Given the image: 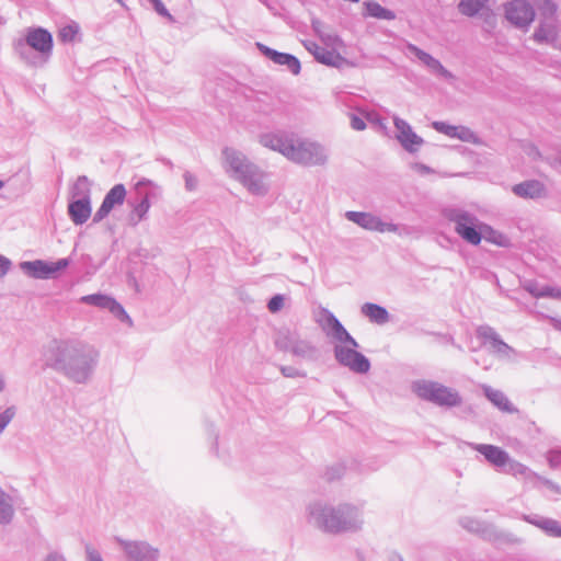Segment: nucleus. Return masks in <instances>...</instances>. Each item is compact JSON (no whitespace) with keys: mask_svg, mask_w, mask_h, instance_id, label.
Segmentation results:
<instances>
[{"mask_svg":"<svg viewBox=\"0 0 561 561\" xmlns=\"http://www.w3.org/2000/svg\"><path fill=\"white\" fill-rule=\"evenodd\" d=\"M307 522L325 534L339 535L360 530L364 518L362 510L356 505L314 502L307 507Z\"/></svg>","mask_w":561,"mask_h":561,"instance_id":"1","label":"nucleus"},{"mask_svg":"<svg viewBox=\"0 0 561 561\" xmlns=\"http://www.w3.org/2000/svg\"><path fill=\"white\" fill-rule=\"evenodd\" d=\"M321 314L323 317L321 325L327 336L339 342L333 347L335 360L355 374H367L371 364L367 356L357 351L358 342L329 309L323 308Z\"/></svg>","mask_w":561,"mask_h":561,"instance_id":"2","label":"nucleus"},{"mask_svg":"<svg viewBox=\"0 0 561 561\" xmlns=\"http://www.w3.org/2000/svg\"><path fill=\"white\" fill-rule=\"evenodd\" d=\"M442 216L454 224L455 232L467 243L471 245H479L483 239L502 245V242L488 237L489 233H495L493 228L488 224L481 222L472 213L455 207L448 206L442 209Z\"/></svg>","mask_w":561,"mask_h":561,"instance_id":"3","label":"nucleus"},{"mask_svg":"<svg viewBox=\"0 0 561 561\" xmlns=\"http://www.w3.org/2000/svg\"><path fill=\"white\" fill-rule=\"evenodd\" d=\"M411 390L419 399L446 410L460 407L463 402L457 389L434 380H414L411 383Z\"/></svg>","mask_w":561,"mask_h":561,"instance_id":"4","label":"nucleus"},{"mask_svg":"<svg viewBox=\"0 0 561 561\" xmlns=\"http://www.w3.org/2000/svg\"><path fill=\"white\" fill-rule=\"evenodd\" d=\"M287 159L301 165H323L327 154L321 145L294 136L293 145L288 148Z\"/></svg>","mask_w":561,"mask_h":561,"instance_id":"5","label":"nucleus"},{"mask_svg":"<svg viewBox=\"0 0 561 561\" xmlns=\"http://www.w3.org/2000/svg\"><path fill=\"white\" fill-rule=\"evenodd\" d=\"M535 10L526 0H512L505 5V16L518 28H526L535 19Z\"/></svg>","mask_w":561,"mask_h":561,"instance_id":"6","label":"nucleus"},{"mask_svg":"<svg viewBox=\"0 0 561 561\" xmlns=\"http://www.w3.org/2000/svg\"><path fill=\"white\" fill-rule=\"evenodd\" d=\"M255 46L266 59L273 61L275 65L286 67L294 76H298L300 73L301 62L295 55L278 51L260 42H256Z\"/></svg>","mask_w":561,"mask_h":561,"instance_id":"7","label":"nucleus"},{"mask_svg":"<svg viewBox=\"0 0 561 561\" xmlns=\"http://www.w3.org/2000/svg\"><path fill=\"white\" fill-rule=\"evenodd\" d=\"M294 136V133L286 130L267 131L259 136V142L270 150L279 152L287 159V151L293 145Z\"/></svg>","mask_w":561,"mask_h":561,"instance_id":"8","label":"nucleus"},{"mask_svg":"<svg viewBox=\"0 0 561 561\" xmlns=\"http://www.w3.org/2000/svg\"><path fill=\"white\" fill-rule=\"evenodd\" d=\"M393 124L397 129L396 138L403 147V149L410 153L419 151V148L423 145L424 139L414 133L411 125L407 121L400 117H394Z\"/></svg>","mask_w":561,"mask_h":561,"instance_id":"9","label":"nucleus"},{"mask_svg":"<svg viewBox=\"0 0 561 561\" xmlns=\"http://www.w3.org/2000/svg\"><path fill=\"white\" fill-rule=\"evenodd\" d=\"M408 50L412 55H414L427 68V70L432 75H434L438 78H442L446 81L455 80L454 73L451 71H449L447 68H445L438 59L433 57L427 51L421 49L420 47H417L414 44H409Z\"/></svg>","mask_w":561,"mask_h":561,"instance_id":"10","label":"nucleus"},{"mask_svg":"<svg viewBox=\"0 0 561 561\" xmlns=\"http://www.w3.org/2000/svg\"><path fill=\"white\" fill-rule=\"evenodd\" d=\"M126 197V190L123 184L114 185L110 192L105 195L101 207L98 209L94 216V220L100 221L105 218L114 207L119 206L124 203Z\"/></svg>","mask_w":561,"mask_h":561,"instance_id":"11","label":"nucleus"},{"mask_svg":"<svg viewBox=\"0 0 561 561\" xmlns=\"http://www.w3.org/2000/svg\"><path fill=\"white\" fill-rule=\"evenodd\" d=\"M67 265L68 261L62 259L56 263H45L43 261L26 262L23 264V268L34 277L47 278L60 270H64Z\"/></svg>","mask_w":561,"mask_h":561,"instance_id":"12","label":"nucleus"},{"mask_svg":"<svg viewBox=\"0 0 561 561\" xmlns=\"http://www.w3.org/2000/svg\"><path fill=\"white\" fill-rule=\"evenodd\" d=\"M307 48L312 53L314 59L322 65L340 68L345 62V58L334 49H329L316 43H311Z\"/></svg>","mask_w":561,"mask_h":561,"instance_id":"13","label":"nucleus"},{"mask_svg":"<svg viewBox=\"0 0 561 561\" xmlns=\"http://www.w3.org/2000/svg\"><path fill=\"white\" fill-rule=\"evenodd\" d=\"M268 175L262 172L255 164L248 162V192L264 196L268 191Z\"/></svg>","mask_w":561,"mask_h":561,"instance_id":"14","label":"nucleus"},{"mask_svg":"<svg viewBox=\"0 0 561 561\" xmlns=\"http://www.w3.org/2000/svg\"><path fill=\"white\" fill-rule=\"evenodd\" d=\"M512 192L522 198L538 199L546 196L547 190L538 180H526L513 185Z\"/></svg>","mask_w":561,"mask_h":561,"instance_id":"15","label":"nucleus"},{"mask_svg":"<svg viewBox=\"0 0 561 561\" xmlns=\"http://www.w3.org/2000/svg\"><path fill=\"white\" fill-rule=\"evenodd\" d=\"M476 450L480 453L488 462L497 468L506 466L510 461L507 451L494 445L478 444Z\"/></svg>","mask_w":561,"mask_h":561,"instance_id":"16","label":"nucleus"},{"mask_svg":"<svg viewBox=\"0 0 561 561\" xmlns=\"http://www.w3.org/2000/svg\"><path fill=\"white\" fill-rule=\"evenodd\" d=\"M484 397L499 410L507 413H516L518 410L512 404L508 398L501 390L493 389L491 386L483 385Z\"/></svg>","mask_w":561,"mask_h":561,"instance_id":"17","label":"nucleus"},{"mask_svg":"<svg viewBox=\"0 0 561 561\" xmlns=\"http://www.w3.org/2000/svg\"><path fill=\"white\" fill-rule=\"evenodd\" d=\"M27 44L41 51L49 53L53 48V38L49 32L43 28H35L28 32L26 37Z\"/></svg>","mask_w":561,"mask_h":561,"instance_id":"18","label":"nucleus"},{"mask_svg":"<svg viewBox=\"0 0 561 561\" xmlns=\"http://www.w3.org/2000/svg\"><path fill=\"white\" fill-rule=\"evenodd\" d=\"M82 301L98 306L100 308L108 309L111 312L118 317L127 318L124 308L113 298L105 295H89L82 297Z\"/></svg>","mask_w":561,"mask_h":561,"instance_id":"19","label":"nucleus"},{"mask_svg":"<svg viewBox=\"0 0 561 561\" xmlns=\"http://www.w3.org/2000/svg\"><path fill=\"white\" fill-rule=\"evenodd\" d=\"M345 217L347 220L356 224L360 228L369 231L378 230L380 217L371 213L350 210L345 213Z\"/></svg>","mask_w":561,"mask_h":561,"instance_id":"20","label":"nucleus"},{"mask_svg":"<svg viewBox=\"0 0 561 561\" xmlns=\"http://www.w3.org/2000/svg\"><path fill=\"white\" fill-rule=\"evenodd\" d=\"M360 312L364 317L368 318L371 323L382 325L390 319L389 311L383 307L375 302H365L360 307Z\"/></svg>","mask_w":561,"mask_h":561,"instance_id":"21","label":"nucleus"},{"mask_svg":"<svg viewBox=\"0 0 561 561\" xmlns=\"http://www.w3.org/2000/svg\"><path fill=\"white\" fill-rule=\"evenodd\" d=\"M459 524L462 528L467 529L470 533L478 534L482 537H490L492 534V526L489 523L480 520L474 517H462L459 520Z\"/></svg>","mask_w":561,"mask_h":561,"instance_id":"22","label":"nucleus"},{"mask_svg":"<svg viewBox=\"0 0 561 561\" xmlns=\"http://www.w3.org/2000/svg\"><path fill=\"white\" fill-rule=\"evenodd\" d=\"M69 214L77 225L85 222L91 215V206L88 198L79 199L69 205Z\"/></svg>","mask_w":561,"mask_h":561,"instance_id":"23","label":"nucleus"},{"mask_svg":"<svg viewBox=\"0 0 561 561\" xmlns=\"http://www.w3.org/2000/svg\"><path fill=\"white\" fill-rule=\"evenodd\" d=\"M291 354L294 356L307 359V360H317L319 357V351L316 345H313L311 342L297 339L294 348L291 351Z\"/></svg>","mask_w":561,"mask_h":561,"instance_id":"24","label":"nucleus"},{"mask_svg":"<svg viewBox=\"0 0 561 561\" xmlns=\"http://www.w3.org/2000/svg\"><path fill=\"white\" fill-rule=\"evenodd\" d=\"M298 337L299 336L296 332H291L288 329H282L276 333L274 343L277 350L291 353Z\"/></svg>","mask_w":561,"mask_h":561,"instance_id":"25","label":"nucleus"},{"mask_svg":"<svg viewBox=\"0 0 561 561\" xmlns=\"http://www.w3.org/2000/svg\"><path fill=\"white\" fill-rule=\"evenodd\" d=\"M477 336L483 344L489 343L494 352L503 342L499 333L488 324L478 327Z\"/></svg>","mask_w":561,"mask_h":561,"instance_id":"26","label":"nucleus"},{"mask_svg":"<svg viewBox=\"0 0 561 561\" xmlns=\"http://www.w3.org/2000/svg\"><path fill=\"white\" fill-rule=\"evenodd\" d=\"M365 9L367 14L371 18L387 21H391L396 18V14L392 10L382 7L380 3L376 1H366Z\"/></svg>","mask_w":561,"mask_h":561,"instance_id":"27","label":"nucleus"},{"mask_svg":"<svg viewBox=\"0 0 561 561\" xmlns=\"http://www.w3.org/2000/svg\"><path fill=\"white\" fill-rule=\"evenodd\" d=\"M554 36V23L540 21L539 25L536 27L533 38L538 44H546L552 41Z\"/></svg>","mask_w":561,"mask_h":561,"instance_id":"28","label":"nucleus"},{"mask_svg":"<svg viewBox=\"0 0 561 561\" xmlns=\"http://www.w3.org/2000/svg\"><path fill=\"white\" fill-rule=\"evenodd\" d=\"M488 1L489 0H460L458 9L461 14L472 18L484 8Z\"/></svg>","mask_w":561,"mask_h":561,"instance_id":"29","label":"nucleus"},{"mask_svg":"<svg viewBox=\"0 0 561 561\" xmlns=\"http://www.w3.org/2000/svg\"><path fill=\"white\" fill-rule=\"evenodd\" d=\"M557 9L558 7L552 0H543L538 8L539 14L542 18L540 21L554 23Z\"/></svg>","mask_w":561,"mask_h":561,"instance_id":"30","label":"nucleus"},{"mask_svg":"<svg viewBox=\"0 0 561 561\" xmlns=\"http://www.w3.org/2000/svg\"><path fill=\"white\" fill-rule=\"evenodd\" d=\"M539 528L550 537L561 538V526L556 519L545 517Z\"/></svg>","mask_w":561,"mask_h":561,"instance_id":"31","label":"nucleus"},{"mask_svg":"<svg viewBox=\"0 0 561 561\" xmlns=\"http://www.w3.org/2000/svg\"><path fill=\"white\" fill-rule=\"evenodd\" d=\"M79 33L77 24H68L60 28L58 38L64 43L73 42Z\"/></svg>","mask_w":561,"mask_h":561,"instance_id":"32","label":"nucleus"},{"mask_svg":"<svg viewBox=\"0 0 561 561\" xmlns=\"http://www.w3.org/2000/svg\"><path fill=\"white\" fill-rule=\"evenodd\" d=\"M13 511L11 505L7 502L4 492L0 489V523H7L11 519Z\"/></svg>","mask_w":561,"mask_h":561,"instance_id":"33","label":"nucleus"},{"mask_svg":"<svg viewBox=\"0 0 561 561\" xmlns=\"http://www.w3.org/2000/svg\"><path fill=\"white\" fill-rule=\"evenodd\" d=\"M345 473V467L342 463H335L325 470L324 479L329 482L341 479Z\"/></svg>","mask_w":561,"mask_h":561,"instance_id":"34","label":"nucleus"},{"mask_svg":"<svg viewBox=\"0 0 561 561\" xmlns=\"http://www.w3.org/2000/svg\"><path fill=\"white\" fill-rule=\"evenodd\" d=\"M285 304V296L283 294H275L267 301V309L271 313L279 312Z\"/></svg>","mask_w":561,"mask_h":561,"instance_id":"35","label":"nucleus"},{"mask_svg":"<svg viewBox=\"0 0 561 561\" xmlns=\"http://www.w3.org/2000/svg\"><path fill=\"white\" fill-rule=\"evenodd\" d=\"M432 127H433L436 131H438V133H440V134H444V135H446V136H448V137H450V138H453V137H454V134H455V131L457 130V126H455V125H450V124H448V123H446V122H442V121H435V122H433V123H432Z\"/></svg>","mask_w":561,"mask_h":561,"instance_id":"36","label":"nucleus"},{"mask_svg":"<svg viewBox=\"0 0 561 561\" xmlns=\"http://www.w3.org/2000/svg\"><path fill=\"white\" fill-rule=\"evenodd\" d=\"M461 141L473 142L476 140V134L466 126H457V130L454 134V137Z\"/></svg>","mask_w":561,"mask_h":561,"instance_id":"37","label":"nucleus"},{"mask_svg":"<svg viewBox=\"0 0 561 561\" xmlns=\"http://www.w3.org/2000/svg\"><path fill=\"white\" fill-rule=\"evenodd\" d=\"M150 208V202L148 196H145L142 201L134 208L133 217H136L135 222L140 221Z\"/></svg>","mask_w":561,"mask_h":561,"instance_id":"38","label":"nucleus"},{"mask_svg":"<svg viewBox=\"0 0 561 561\" xmlns=\"http://www.w3.org/2000/svg\"><path fill=\"white\" fill-rule=\"evenodd\" d=\"M541 298H554L561 300V288L550 285L540 287Z\"/></svg>","mask_w":561,"mask_h":561,"instance_id":"39","label":"nucleus"},{"mask_svg":"<svg viewBox=\"0 0 561 561\" xmlns=\"http://www.w3.org/2000/svg\"><path fill=\"white\" fill-rule=\"evenodd\" d=\"M280 373L284 377L287 378H304L306 377V373L302 370H299L298 368L294 366H280Z\"/></svg>","mask_w":561,"mask_h":561,"instance_id":"40","label":"nucleus"},{"mask_svg":"<svg viewBox=\"0 0 561 561\" xmlns=\"http://www.w3.org/2000/svg\"><path fill=\"white\" fill-rule=\"evenodd\" d=\"M547 460L551 468L561 466V449H550L547 454Z\"/></svg>","mask_w":561,"mask_h":561,"instance_id":"41","label":"nucleus"},{"mask_svg":"<svg viewBox=\"0 0 561 561\" xmlns=\"http://www.w3.org/2000/svg\"><path fill=\"white\" fill-rule=\"evenodd\" d=\"M377 232L400 233V225L393 222H386L380 219Z\"/></svg>","mask_w":561,"mask_h":561,"instance_id":"42","label":"nucleus"},{"mask_svg":"<svg viewBox=\"0 0 561 561\" xmlns=\"http://www.w3.org/2000/svg\"><path fill=\"white\" fill-rule=\"evenodd\" d=\"M14 415L15 411L13 408H9L2 414H0V433L10 423Z\"/></svg>","mask_w":561,"mask_h":561,"instance_id":"43","label":"nucleus"},{"mask_svg":"<svg viewBox=\"0 0 561 561\" xmlns=\"http://www.w3.org/2000/svg\"><path fill=\"white\" fill-rule=\"evenodd\" d=\"M350 119H351V127L355 130H364L366 128V123L364 121L363 117L356 115V114H351L350 115Z\"/></svg>","mask_w":561,"mask_h":561,"instance_id":"44","label":"nucleus"},{"mask_svg":"<svg viewBox=\"0 0 561 561\" xmlns=\"http://www.w3.org/2000/svg\"><path fill=\"white\" fill-rule=\"evenodd\" d=\"M507 465L510 467V471H512L514 474H525L526 471L528 470L526 466L515 460H512L511 458Z\"/></svg>","mask_w":561,"mask_h":561,"instance_id":"45","label":"nucleus"},{"mask_svg":"<svg viewBox=\"0 0 561 561\" xmlns=\"http://www.w3.org/2000/svg\"><path fill=\"white\" fill-rule=\"evenodd\" d=\"M524 288L527 293H529L533 297L535 298H541V295H539L540 293V287L538 286L537 282L535 280H529L527 282L525 285H524Z\"/></svg>","mask_w":561,"mask_h":561,"instance_id":"46","label":"nucleus"},{"mask_svg":"<svg viewBox=\"0 0 561 561\" xmlns=\"http://www.w3.org/2000/svg\"><path fill=\"white\" fill-rule=\"evenodd\" d=\"M543 519H545V517L539 516V515H525L524 516V520H526L527 523H529L538 528H539V525H541V522Z\"/></svg>","mask_w":561,"mask_h":561,"instance_id":"47","label":"nucleus"},{"mask_svg":"<svg viewBox=\"0 0 561 561\" xmlns=\"http://www.w3.org/2000/svg\"><path fill=\"white\" fill-rule=\"evenodd\" d=\"M514 352V348L510 346L504 341L501 343V345L496 348L495 353L500 355H508Z\"/></svg>","mask_w":561,"mask_h":561,"instance_id":"48","label":"nucleus"},{"mask_svg":"<svg viewBox=\"0 0 561 561\" xmlns=\"http://www.w3.org/2000/svg\"><path fill=\"white\" fill-rule=\"evenodd\" d=\"M514 352V348L510 346L504 341L501 343V345L496 348L495 353L500 355H508Z\"/></svg>","mask_w":561,"mask_h":561,"instance_id":"49","label":"nucleus"},{"mask_svg":"<svg viewBox=\"0 0 561 561\" xmlns=\"http://www.w3.org/2000/svg\"><path fill=\"white\" fill-rule=\"evenodd\" d=\"M11 265V262L4 256L0 255V276L7 274Z\"/></svg>","mask_w":561,"mask_h":561,"instance_id":"50","label":"nucleus"},{"mask_svg":"<svg viewBox=\"0 0 561 561\" xmlns=\"http://www.w3.org/2000/svg\"><path fill=\"white\" fill-rule=\"evenodd\" d=\"M550 165L552 169H554L558 173L561 174V153L557 154L551 159Z\"/></svg>","mask_w":561,"mask_h":561,"instance_id":"51","label":"nucleus"},{"mask_svg":"<svg viewBox=\"0 0 561 561\" xmlns=\"http://www.w3.org/2000/svg\"><path fill=\"white\" fill-rule=\"evenodd\" d=\"M550 324L553 327V329L561 331V319L556 317H550Z\"/></svg>","mask_w":561,"mask_h":561,"instance_id":"52","label":"nucleus"},{"mask_svg":"<svg viewBox=\"0 0 561 561\" xmlns=\"http://www.w3.org/2000/svg\"><path fill=\"white\" fill-rule=\"evenodd\" d=\"M152 3L154 4V8L156 10L160 13V14H167V11L163 7V4L161 3L160 0H151Z\"/></svg>","mask_w":561,"mask_h":561,"instance_id":"53","label":"nucleus"},{"mask_svg":"<svg viewBox=\"0 0 561 561\" xmlns=\"http://www.w3.org/2000/svg\"><path fill=\"white\" fill-rule=\"evenodd\" d=\"M226 157L229 160L231 167L234 169V171L238 172L239 165L234 164V158L232 157V152L226 151Z\"/></svg>","mask_w":561,"mask_h":561,"instance_id":"54","label":"nucleus"},{"mask_svg":"<svg viewBox=\"0 0 561 561\" xmlns=\"http://www.w3.org/2000/svg\"><path fill=\"white\" fill-rule=\"evenodd\" d=\"M389 561H403V558L398 552H391L389 554Z\"/></svg>","mask_w":561,"mask_h":561,"instance_id":"55","label":"nucleus"},{"mask_svg":"<svg viewBox=\"0 0 561 561\" xmlns=\"http://www.w3.org/2000/svg\"><path fill=\"white\" fill-rule=\"evenodd\" d=\"M420 168H421L424 172H426V173L432 172V169H431L430 167L425 165V164H421V165H420Z\"/></svg>","mask_w":561,"mask_h":561,"instance_id":"56","label":"nucleus"},{"mask_svg":"<svg viewBox=\"0 0 561 561\" xmlns=\"http://www.w3.org/2000/svg\"><path fill=\"white\" fill-rule=\"evenodd\" d=\"M90 559L91 561H102L98 556H94L93 553H91Z\"/></svg>","mask_w":561,"mask_h":561,"instance_id":"57","label":"nucleus"},{"mask_svg":"<svg viewBox=\"0 0 561 561\" xmlns=\"http://www.w3.org/2000/svg\"><path fill=\"white\" fill-rule=\"evenodd\" d=\"M46 561H60L57 557H49Z\"/></svg>","mask_w":561,"mask_h":561,"instance_id":"58","label":"nucleus"},{"mask_svg":"<svg viewBox=\"0 0 561 561\" xmlns=\"http://www.w3.org/2000/svg\"><path fill=\"white\" fill-rule=\"evenodd\" d=\"M4 382L3 378L0 376V391L3 389Z\"/></svg>","mask_w":561,"mask_h":561,"instance_id":"59","label":"nucleus"},{"mask_svg":"<svg viewBox=\"0 0 561 561\" xmlns=\"http://www.w3.org/2000/svg\"><path fill=\"white\" fill-rule=\"evenodd\" d=\"M260 1H261L262 3H264V4L268 5V1H270V0H260Z\"/></svg>","mask_w":561,"mask_h":561,"instance_id":"60","label":"nucleus"},{"mask_svg":"<svg viewBox=\"0 0 561 561\" xmlns=\"http://www.w3.org/2000/svg\"><path fill=\"white\" fill-rule=\"evenodd\" d=\"M2 186V182L0 181V187Z\"/></svg>","mask_w":561,"mask_h":561,"instance_id":"61","label":"nucleus"}]
</instances>
